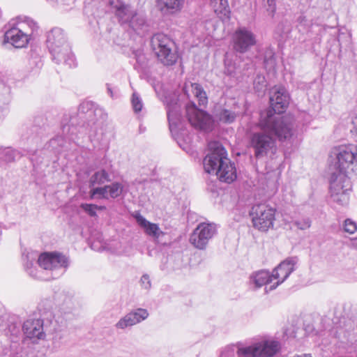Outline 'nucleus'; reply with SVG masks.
I'll list each match as a JSON object with an SVG mask.
<instances>
[{
	"mask_svg": "<svg viewBox=\"0 0 357 357\" xmlns=\"http://www.w3.org/2000/svg\"><path fill=\"white\" fill-rule=\"evenodd\" d=\"M141 311H146L144 309L139 308L136 312H132L131 314H135L137 318H139V314H141Z\"/></svg>",
	"mask_w": 357,
	"mask_h": 357,
	"instance_id": "nucleus-43",
	"label": "nucleus"
},
{
	"mask_svg": "<svg viewBox=\"0 0 357 357\" xmlns=\"http://www.w3.org/2000/svg\"><path fill=\"white\" fill-rule=\"evenodd\" d=\"M141 282L145 288H148L151 285L149 278L146 275H143L142 277Z\"/></svg>",
	"mask_w": 357,
	"mask_h": 357,
	"instance_id": "nucleus-41",
	"label": "nucleus"
},
{
	"mask_svg": "<svg viewBox=\"0 0 357 357\" xmlns=\"http://www.w3.org/2000/svg\"><path fill=\"white\" fill-rule=\"evenodd\" d=\"M137 35L144 36L149 31V24L143 15L137 12L127 24Z\"/></svg>",
	"mask_w": 357,
	"mask_h": 357,
	"instance_id": "nucleus-18",
	"label": "nucleus"
},
{
	"mask_svg": "<svg viewBox=\"0 0 357 357\" xmlns=\"http://www.w3.org/2000/svg\"><path fill=\"white\" fill-rule=\"evenodd\" d=\"M131 104L135 113H139L142 111L144 103L141 97L137 92H134L132 95Z\"/></svg>",
	"mask_w": 357,
	"mask_h": 357,
	"instance_id": "nucleus-35",
	"label": "nucleus"
},
{
	"mask_svg": "<svg viewBox=\"0 0 357 357\" xmlns=\"http://www.w3.org/2000/svg\"><path fill=\"white\" fill-rule=\"evenodd\" d=\"M152 50L158 60L165 66H172L176 62L177 54L173 50V40L164 33H156L151 40Z\"/></svg>",
	"mask_w": 357,
	"mask_h": 357,
	"instance_id": "nucleus-7",
	"label": "nucleus"
},
{
	"mask_svg": "<svg viewBox=\"0 0 357 357\" xmlns=\"http://www.w3.org/2000/svg\"><path fill=\"white\" fill-rule=\"evenodd\" d=\"M43 322L40 319H27L23 325L24 333L28 338L40 339L43 336Z\"/></svg>",
	"mask_w": 357,
	"mask_h": 357,
	"instance_id": "nucleus-17",
	"label": "nucleus"
},
{
	"mask_svg": "<svg viewBox=\"0 0 357 357\" xmlns=\"http://www.w3.org/2000/svg\"><path fill=\"white\" fill-rule=\"evenodd\" d=\"M216 233L214 224L202 222L198 225L190 237V243L196 248L203 250Z\"/></svg>",
	"mask_w": 357,
	"mask_h": 357,
	"instance_id": "nucleus-11",
	"label": "nucleus"
},
{
	"mask_svg": "<svg viewBox=\"0 0 357 357\" xmlns=\"http://www.w3.org/2000/svg\"><path fill=\"white\" fill-rule=\"evenodd\" d=\"M250 144L255 149L257 158L264 156L269 151H273L275 149V141L271 135H252Z\"/></svg>",
	"mask_w": 357,
	"mask_h": 357,
	"instance_id": "nucleus-14",
	"label": "nucleus"
},
{
	"mask_svg": "<svg viewBox=\"0 0 357 357\" xmlns=\"http://www.w3.org/2000/svg\"><path fill=\"white\" fill-rule=\"evenodd\" d=\"M216 116L220 121L225 123H233L236 118L235 112L225 109L220 111Z\"/></svg>",
	"mask_w": 357,
	"mask_h": 357,
	"instance_id": "nucleus-29",
	"label": "nucleus"
},
{
	"mask_svg": "<svg viewBox=\"0 0 357 357\" xmlns=\"http://www.w3.org/2000/svg\"><path fill=\"white\" fill-rule=\"evenodd\" d=\"M260 348L257 343L250 347L239 348L237 351L238 357H260Z\"/></svg>",
	"mask_w": 357,
	"mask_h": 357,
	"instance_id": "nucleus-26",
	"label": "nucleus"
},
{
	"mask_svg": "<svg viewBox=\"0 0 357 357\" xmlns=\"http://www.w3.org/2000/svg\"><path fill=\"white\" fill-rule=\"evenodd\" d=\"M352 123L354 124V127L356 128V134H357V117L355 118V119L352 121Z\"/></svg>",
	"mask_w": 357,
	"mask_h": 357,
	"instance_id": "nucleus-44",
	"label": "nucleus"
},
{
	"mask_svg": "<svg viewBox=\"0 0 357 357\" xmlns=\"http://www.w3.org/2000/svg\"><path fill=\"white\" fill-rule=\"evenodd\" d=\"M227 73H228L229 75H231V74L233 73V71H232V70H229V69H227Z\"/></svg>",
	"mask_w": 357,
	"mask_h": 357,
	"instance_id": "nucleus-45",
	"label": "nucleus"
},
{
	"mask_svg": "<svg viewBox=\"0 0 357 357\" xmlns=\"http://www.w3.org/2000/svg\"><path fill=\"white\" fill-rule=\"evenodd\" d=\"M107 192H108L109 198L115 199L119 197L123 190V186L121 183L114 182L111 185H106Z\"/></svg>",
	"mask_w": 357,
	"mask_h": 357,
	"instance_id": "nucleus-30",
	"label": "nucleus"
},
{
	"mask_svg": "<svg viewBox=\"0 0 357 357\" xmlns=\"http://www.w3.org/2000/svg\"><path fill=\"white\" fill-rule=\"evenodd\" d=\"M46 43L54 63H63L70 68L76 66L74 54L63 29L58 27L52 29L47 34Z\"/></svg>",
	"mask_w": 357,
	"mask_h": 357,
	"instance_id": "nucleus-4",
	"label": "nucleus"
},
{
	"mask_svg": "<svg viewBox=\"0 0 357 357\" xmlns=\"http://www.w3.org/2000/svg\"><path fill=\"white\" fill-rule=\"evenodd\" d=\"M38 262L39 266L45 270H53L61 267H67V257L58 252H43L40 255Z\"/></svg>",
	"mask_w": 357,
	"mask_h": 357,
	"instance_id": "nucleus-13",
	"label": "nucleus"
},
{
	"mask_svg": "<svg viewBox=\"0 0 357 357\" xmlns=\"http://www.w3.org/2000/svg\"><path fill=\"white\" fill-rule=\"evenodd\" d=\"M344 231L350 234H354L357 230L356 223L349 218H347L344 222Z\"/></svg>",
	"mask_w": 357,
	"mask_h": 357,
	"instance_id": "nucleus-37",
	"label": "nucleus"
},
{
	"mask_svg": "<svg viewBox=\"0 0 357 357\" xmlns=\"http://www.w3.org/2000/svg\"><path fill=\"white\" fill-rule=\"evenodd\" d=\"M186 115L188 121L196 129L211 131L213 126L211 116L204 110L198 109L193 102L186 105Z\"/></svg>",
	"mask_w": 357,
	"mask_h": 357,
	"instance_id": "nucleus-10",
	"label": "nucleus"
},
{
	"mask_svg": "<svg viewBox=\"0 0 357 357\" xmlns=\"http://www.w3.org/2000/svg\"><path fill=\"white\" fill-rule=\"evenodd\" d=\"M184 0H157L158 9L164 13L173 14L181 10Z\"/></svg>",
	"mask_w": 357,
	"mask_h": 357,
	"instance_id": "nucleus-19",
	"label": "nucleus"
},
{
	"mask_svg": "<svg viewBox=\"0 0 357 357\" xmlns=\"http://www.w3.org/2000/svg\"><path fill=\"white\" fill-rule=\"evenodd\" d=\"M135 218L140 227L144 229V231L147 235L155 238L159 237L160 228L157 224L149 222L139 214L135 215Z\"/></svg>",
	"mask_w": 357,
	"mask_h": 357,
	"instance_id": "nucleus-23",
	"label": "nucleus"
},
{
	"mask_svg": "<svg viewBox=\"0 0 357 357\" xmlns=\"http://www.w3.org/2000/svg\"><path fill=\"white\" fill-rule=\"evenodd\" d=\"M277 209L266 203L253 205L249 212L252 227L261 233H266L274 228Z\"/></svg>",
	"mask_w": 357,
	"mask_h": 357,
	"instance_id": "nucleus-6",
	"label": "nucleus"
},
{
	"mask_svg": "<svg viewBox=\"0 0 357 357\" xmlns=\"http://www.w3.org/2000/svg\"><path fill=\"white\" fill-rule=\"evenodd\" d=\"M175 140L185 151H189L192 147V135H175Z\"/></svg>",
	"mask_w": 357,
	"mask_h": 357,
	"instance_id": "nucleus-31",
	"label": "nucleus"
},
{
	"mask_svg": "<svg viewBox=\"0 0 357 357\" xmlns=\"http://www.w3.org/2000/svg\"><path fill=\"white\" fill-rule=\"evenodd\" d=\"M295 224L297 227L301 229H308L311 225V222L309 219H304L301 221H296Z\"/></svg>",
	"mask_w": 357,
	"mask_h": 357,
	"instance_id": "nucleus-39",
	"label": "nucleus"
},
{
	"mask_svg": "<svg viewBox=\"0 0 357 357\" xmlns=\"http://www.w3.org/2000/svg\"><path fill=\"white\" fill-rule=\"evenodd\" d=\"M297 22L300 24H303V25H305V26H307L308 25V20H307L306 17L303 15H301L298 19H297Z\"/></svg>",
	"mask_w": 357,
	"mask_h": 357,
	"instance_id": "nucleus-40",
	"label": "nucleus"
},
{
	"mask_svg": "<svg viewBox=\"0 0 357 357\" xmlns=\"http://www.w3.org/2000/svg\"><path fill=\"white\" fill-rule=\"evenodd\" d=\"M110 4L115 9V15L122 25H127L137 13L136 10L133 9L130 6L123 3L120 0L116 1H111Z\"/></svg>",
	"mask_w": 357,
	"mask_h": 357,
	"instance_id": "nucleus-15",
	"label": "nucleus"
},
{
	"mask_svg": "<svg viewBox=\"0 0 357 357\" xmlns=\"http://www.w3.org/2000/svg\"><path fill=\"white\" fill-rule=\"evenodd\" d=\"M353 245H357V239L354 240V241L353 243Z\"/></svg>",
	"mask_w": 357,
	"mask_h": 357,
	"instance_id": "nucleus-46",
	"label": "nucleus"
},
{
	"mask_svg": "<svg viewBox=\"0 0 357 357\" xmlns=\"http://www.w3.org/2000/svg\"><path fill=\"white\" fill-rule=\"evenodd\" d=\"M294 269V264L290 260L281 262L272 272L274 288L283 282Z\"/></svg>",
	"mask_w": 357,
	"mask_h": 357,
	"instance_id": "nucleus-16",
	"label": "nucleus"
},
{
	"mask_svg": "<svg viewBox=\"0 0 357 357\" xmlns=\"http://www.w3.org/2000/svg\"><path fill=\"white\" fill-rule=\"evenodd\" d=\"M260 348V357H271L279 351L280 349V343L275 340H266L257 343Z\"/></svg>",
	"mask_w": 357,
	"mask_h": 357,
	"instance_id": "nucleus-21",
	"label": "nucleus"
},
{
	"mask_svg": "<svg viewBox=\"0 0 357 357\" xmlns=\"http://www.w3.org/2000/svg\"><path fill=\"white\" fill-rule=\"evenodd\" d=\"M183 90L188 97L190 96L188 92L190 91L193 96L198 100L199 106H204L207 104L208 98L206 93L200 84L191 83L189 87L185 86Z\"/></svg>",
	"mask_w": 357,
	"mask_h": 357,
	"instance_id": "nucleus-20",
	"label": "nucleus"
},
{
	"mask_svg": "<svg viewBox=\"0 0 357 357\" xmlns=\"http://www.w3.org/2000/svg\"><path fill=\"white\" fill-rule=\"evenodd\" d=\"M210 5L220 17L223 20L230 18L231 10L228 0H210Z\"/></svg>",
	"mask_w": 357,
	"mask_h": 357,
	"instance_id": "nucleus-22",
	"label": "nucleus"
},
{
	"mask_svg": "<svg viewBox=\"0 0 357 357\" xmlns=\"http://www.w3.org/2000/svg\"><path fill=\"white\" fill-rule=\"evenodd\" d=\"M233 48L239 53L248 52L257 43L255 34L245 27L237 29L232 37Z\"/></svg>",
	"mask_w": 357,
	"mask_h": 357,
	"instance_id": "nucleus-12",
	"label": "nucleus"
},
{
	"mask_svg": "<svg viewBox=\"0 0 357 357\" xmlns=\"http://www.w3.org/2000/svg\"><path fill=\"white\" fill-rule=\"evenodd\" d=\"M80 207L91 217H96L97 215L96 211L98 210H106V207L105 206H98L96 204H82L80 205Z\"/></svg>",
	"mask_w": 357,
	"mask_h": 357,
	"instance_id": "nucleus-32",
	"label": "nucleus"
},
{
	"mask_svg": "<svg viewBox=\"0 0 357 357\" xmlns=\"http://www.w3.org/2000/svg\"><path fill=\"white\" fill-rule=\"evenodd\" d=\"M107 93H108L109 96L112 98L114 99V98H116V92L114 91L113 89L112 88V86L109 84H107Z\"/></svg>",
	"mask_w": 357,
	"mask_h": 357,
	"instance_id": "nucleus-42",
	"label": "nucleus"
},
{
	"mask_svg": "<svg viewBox=\"0 0 357 357\" xmlns=\"http://www.w3.org/2000/svg\"><path fill=\"white\" fill-rule=\"evenodd\" d=\"M107 114L103 109L96 103L89 100H84L79 105L76 116L65 114L61 123V129L63 134H75L76 132H82L77 130V126L81 123V127L86 126L89 132H98L99 128H102L104 122L107 119Z\"/></svg>",
	"mask_w": 357,
	"mask_h": 357,
	"instance_id": "nucleus-2",
	"label": "nucleus"
},
{
	"mask_svg": "<svg viewBox=\"0 0 357 357\" xmlns=\"http://www.w3.org/2000/svg\"><path fill=\"white\" fill-rule=\"evenodd\" d=\"M38 28L37 23L29 17H24V20H12L7 25L4 40L15 48L24 47L28 45L31 35L37 31Z\"/></svg>",
	"mask_w": 357,
	"mask_h": 357,
	"instance_id": "nucleus-5",
	"label": "nucleus"
},
{
	"mask_svg": "<svg viewBox=\"0 0 357 357\" xmlns=\"http://www.w3.org/2000/svg\"><path fill=\"white\" fill-rule=\"evenodd\" d=\"M47 116L46 113H37L33 119V125L35 127L43 128L47 126Z\"/></svg>",
	"mask_w": 357,
	"mask_h": 357,
	"instance_id": "nucleus-34",
	"label": "nucleus"
},
{
	"mask_svg": "<svg viewBox=\"0 0 357 357\" xmlns=\"http://www.w3.org/2000/svg\"><path fill=\"white\" fill-rule=\"evenodd\" d=\"M253 282L256 287H261L268 284H273L271 287L274 288V281L272 275L266 271H260L253 277Z\"/></svg>",
	"mask_w": 357,
	"mask_h": 357,
	"instance_id": "nucleus-25",
	"label": "nucleus"
},
{
	"mask_svg": "<svg viewBox=\"0 0 357 357\" xmlns=\"http://www.w3.org/2000/svg\"><path fill=\"white\" fill-rule=\"evenodd\" d=\"M149 316L147 311H141L139 318L136 317L135 314L130 312L126 315L123 318L121 319L116 324V327L119 328H124L128 326H133L140 321L144 320Z\"/></svg>",
	"mask_w": 357,
	"mask_h": 357,
	"instance_id": "nucleus-24",
	"label": "nucleus"
},
{
	"mask_svg": "<svg viewBox=\"0 0 357 357\" xmlns=\"http://www.w3.org/2000/svg\"><path fill=\"white\" fill-rule=\"evenodd\" d=\"M271 109L266 112V116H261V126L272 134H289L291 132L294 119L291 115L283 116L273 114H282L287 108L289 103V96L284 87H274L270 96Z\"/></svg>",
	"mask_w": 357,
	"mask_h": 357,
	"instance_id": "nucleus-1",
	"label": "nucleus"
},
{
	"mask_svg": "<svg viewBox=\"0 0 357 357\" xmlns=\"http://www.w3.org/2000/svg\"><path fill=\"white\" fill-rule=\"evenodd\" d=\"M264 3L267 11L273 16L276 10V0H264Z\"/></svg>",
	"mask_w": 357,
	"mask_h": 357,
	"instance_id": "nucleus-38",
	"label": "nucleus"
},
{
	"mask_svg": "<svg viewBox=\"0 0 357 357\" xmlns=\"http://www.w3.org/2000/svg\"><path fill=\"white\" fill-rule=\"evenodd\" d=\"M266 87V82L264 76L258 75L254 80V88L257 92H264Z\"/></svg>",
	"mask_w": 357,
	"mask_h": 357,
	"instance_id": "nucleus-36",
	"label": "nucleus"
},
{
	"mask_svg": "<svg viewBox=\"0 0 357 357\" xmlns=\"http://www.w3.org/2000/svg\"><path fill=\"white\" fill-rule=\"evenodd\" d=\"M109 181L108 173L105 169H101L91 177L90 183L91 185H101Z\"/></svg>",
	"mask_w": 357,
	"mask_h": 357,
	"instance_id": "nucleus-28",
	"label": "nucleus"
},
{
	"mask_svg": "<svg viewBox=\"0 0 357 357\" xmlns=\"http://www.w3.org/2000/svg\"><path fill=\"white\" fill-rule=\"evenodd\" d=\"M209 153L203 160L204 170L208 174H215L220 181L231 183L237 178L234 163L228 158L223 146L217 141L208 143Z\"/></svg>",
	"mask_w": 357,
	"mask_h": 357,
	"instance_id": "nucleus-3",
	"label": "nucleus"
},
{
	"mask_svg": "<svg viewBox=\"0 0 357 357\" xmlns=\"http://www.w3.org/2000/svg\"><path fill=\"white\" fill-rule=\"evenodd\" d=\"M336 166L340 174H357V146H340L335 147Z\"/></svg>",
	"mask_w": 357,
	"mask_h": 357,
	"instance_id": "nucleus-8",
	"label": "nucleus"
},
{
	"mask_svg": "<svg viewBox=\"0 0 357 357\" xmlns=\"http://www.w3.org/2000/svg\"><path fill=\"white\" fill-rule=\"evenodd\" d=\"M89 193L91 199H109L106 185L104 187L93 188Z\"/></svg>",
	"mask_w": 357,
	"mask_h": 357,
	"instance_id": "nucleus-33",
	"label": "nucleus"
},
{
	"mask_svg": "<svg viewBox=\"0 0 357 357\" xmlns=\"http://www.w3.org/2000/svg\"><path fill=\"white\" fill-rule=\"evenodd\" d=\"M178 107L177 103H175L174 105L169 103L167 105V116L169 123V129L172 132L174 131L173 127L176 126V121L178 119Z\"/></svg>",
	"mask_w": 357,
	"mask_h": 357,
	"instance_id": "nucleus-27",
	"label": "nucleus"
},
{
	"mask_svg": "<svg viewBox=\"0 0 357 357\" xmlns=\"http://www.w3.org/2000/svg\"><path fill=\"white\" fill-rule=\"evenodd\" d=\"M351 182L347 175L333 174L330 181V194L333 201L344 205L349 202Z\"/></svg>",
	"mask_w": 357,
	"mask_h": 357,
	"instance_id": "nucleus-9",
	"label": "nucleus"
}]
</instances>
